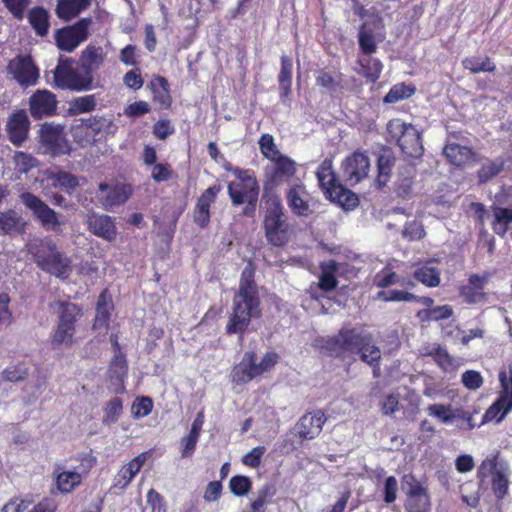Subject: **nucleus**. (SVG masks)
Returning <instances> with one entry per match:
<instances>
[{"mask_svg":"<svg viewBox=\"0 0 512 512\" xmlns=\"http://www.w3.org/2000/svg\"><path fill=\"white\" fill-rule=\"evenodd\" d=\"M395 159L390 154H381L377 160V182L380 186L386 185L388 182L392 168L394 166Z\"/></svg>","mask_w":512,"mask_h":512,"instance_id":"8fccbe9b","label":"nucleus"},{"mask_svg":"<svg viewBox=\"0 0 512 512\" xmlns=\"http://www.w3.org/2000/svg\"><path fill=\"white\" fill-rule=\"evenodd\" d=\"M285 200L290 212L297 217L311 216L318 204L303 181L297 179L285 189Z\"/></svg>","mask_w":512,"mask_h":512,"instance_id":"9b49d317","label":"nucleus"},{"mask_svg":"<svg viewBox=\"0 0 512 512\" xmlns=\"http://www.w3.org/2000/svg\"><path fill=\"white\" fill-rule=\"evenodd\" d=\"M98 189L100 192L98 199L106 210L123 205L133 193V188L130 184L119 183L110 185L103 182L99 184Z\"/></svg>","mask_w":512,"mask_h":512,"instance_id":"a211bd4d","label":"nucleus"},{"mask_svg":"<svg viewBox=\"0 0 512 512\" xmlns=\"http://www.w3.org/2000/svg\"><path fill=\"white\" fill-rule=\"evenodd\" d=\"M225 171L232 173L236 181H231L227 185V193L233 206L238 207L246 204L243 214L253 216L259 198L260 187L252 169H243L233 166L229 161L222 163Z\"/></svg>","mask_w":512,"mask_h":512,"instance_id":"7ed1b4c3","label":"nucleus"},{"mask_svg":"<svg viewBox=\"0 0 512 512\" xmlns=\"http://www.w3.org/2000/svg\"><path fill=\"white\" fill-rule=\"evenodd\" d=\"M512 410V400L498 396V398L488 407L482 417V424L495 421L501 422L505 416Z\"/></svg>","mask_w":512,"mask_h":512,"instance_id":"f704fd0d","label":"nucleus"},{"mask_svg":"<svg viewBox=\"0 0 512 512\" xmlns=\"http://www.w3.org/2000/svg\"><path fill=\"white\" fill-rule=\"evenodd\" d=\"M500 393L499 395L508 400H512V363L508 366V373L506 371L499 372Z\"/></svg>","mask_w":512,"mask_h":512,"instance_id":"774afa93","label":"nucleus"},{"mask_svg":"<svg viewBox=\"0 0 512 512\" xmlns=\"http://www.w3.org/2000/svg\"><path fill=\"white\" fill-rule=\"evenodd\" d=\"M114 309L112 297L107 289H104L98 296L96 303V314L94 318L93 328H104L107 330L110 325L111 313Z\"/></svg>","mask_w":512,"mask_h":512,"instance_id":"cd10ccee","label":"nucleus"},{"mask_svg":"<svg viewBox=\"0 0 512 512\" xmlns=\"http://www.w3.org/2000/svg\"><path fill=\"white\" fill-rule=\"evenodd\" d=\"M323 349L331 356L342 359L359 355L362 362L373 368L374 376L378 375L381 351L368 332L357 327H342L337 334L325 340Z\"/></svg>","mask_w":512,"mask_h":512,"instance_id":"f257e3e1","label":"nucleus"},{"mask_svg":"<svg viewBox=\"0 0 512 512\" xmlns=\"http://www.w3.org/2000/svg\"><path fill=\"white\" fill-rule=\"evenodd\" d=\"M276 487L272 483L264 484L258 491L255 499L250 502V509L255 512H266V505L272 501L276 494Z\"/></svg>","mask_w":512,"mask_h":512,"instance_id":"79ce46f5","label":"nucleus"},{"mask_svg":"<svg viewBox=\"0 0 512 512\" xmlns=\"http://www.w3.org/2000/svg\"><path fill=\"white\" fill-rule=\"evenodd\" d=\"M221 191L220 185H212L198 197L193 209V221L201 229L206 228L211 219L210 207Z\"/></svg>","mask_w":512,"mask_h":512,"instance_id":"aec40b11","label":"nucleus"},{"mask_svg":"<svg viewBox=\"0 0 512 512\" xmlns=\"http://www.w3.org/2000/svg\"><path fill=\"white\" fill-rule=\"evenodd\" d=\"M329 198L347 210L353 209L359 204L358 196L342 184L336 187L335 192Z\"/></svg>","mask_w":512,"mask_h":512,"instance_id":"c03bdc74","label":"nucleus"},{"mask_svg":"<svg viewBox=\"0 0 512 512\" xmlns=\"http://www.w3.org/2000/svg\"><path fill=\"white\" fill-rule=\"evenodd\" d=\"M256 268L250 261L243 269L238 292L234 295L232 312L225 328L227 335H243L251 319L261 316L260 298L255 282Z\"/></svg>","mask_w":512,"mask_h":512,"instance_id":"f03ea898","label":"nucleus"},{"mask_svg":"<svg viewBox=\"0 0 512 512\" xmlns=\"http://www.w3.org/2000/svg\"><path fill=\"white\" fill-rule=\"evenodd\" d=\"M147 452H142L123 465L114 477V487L125 489L132 482L147 460Z\"/></svg>","mask_w":512,"mask_h":512,"instance_id":"a878e982","label":"nucleus"},{"mask_svg":"<svg viewBox=\"0 0 512 512\" xmlns=\"http://www.w3.org/2000/svg\"><path fill=\"white\" fill-rule=\"evenodd\" d=\"M265 213L263 228L265 237L273 246H284L289 240V223L279 195L262 197Z\"/></svg>","mask_w":512,"mask_h":512,"instance_id":"39448f33","label":"nucleus"},{"mask_svg":"<svg viewBox=\"0 0 512 512\" xmlns=\"http://www.w3.org/2000/svg\"><path fill=\"white\" fill-rule=\"evenodd\" d=\"M462 65L465 69L471 71L474 74L479 72H493L496 69L495 64L488 56H485L484 58L475 56L466 57L462 61Z\"/></svg>","mask_w":512,"mask_h":512,"instance_id":"49530a36","label":"nucleus"},{"mask_svg":"<svg viewBox=\"0 0 512 512\" xmlns=\"http://www.w3.org/2000/svg\"><path fill=\"white\" fill-rule=\"evenodd\" d=\"M360 15L363 21L361 32H372L383 28L382 19L374 7L363 8Z\"/></svg>","mask_w":512,"mask_h":512,"instance_id":"3c124183","label":"nucleus"},{"mask_svg":"<svg viewBox=\"0 0 512 512\" xmlns=\"http://www.w3.org/2000/svg\"><path fill=\"white\" fill-rule=\"evenodd\" d=\"M28 251L41 270L58 278L65 279L68 277L71 271V261L63 252L58 250L56 243L50 237L29 244Z\"/></svg>","mask_w":512,"mask_h":512,"instance_id":"20e7f679","label":"nucleus"},{"mask_svg":"<svg viewBox=\"0 0 512 512\" xmlns=\"http://www.w3.org/2000/svg\"><path fill=\"white\" fill-rule=\"evenodd\" d=\"M327 417L322 410L304 414L296 423L295 429L301 440H312L322 431Z\"/></svg>","mask_w":512,"mask_h":512,"instance_id":"412c9836","label":"nucleus"},{"mask_svg":"<svg viewBox=\"0 0 512 512\" xmlns=\"http://www.w3.org/2000/svg\"><path fill=\"white\" fill-rule=\"evenodd\" d=\"M27 223L14 210L0 211V235L22 234Z\"/></svg>","mask_w":512,"mask_h":512,"instance_id":"473e14b6","label":"nucleus"},{"mask_svg":"<svg viewBox=\"0 0 512 512\" xmlns=\"http://www.w3.org/2000/svg\"><path fill=\"white\" fill-rule=\"evenodd\" d=\"M127 372L128 364L125 354L123 352L114 354L109 365L108 373L111 381L115 380L121 383V389L117 390V393H122L124 391L123 382L125 377L127 376Z\"/></svg>","mask_w":512,"mask_h":512,"instance_id":"4c0bfd02","label":"nucleus"},{"mask_svg":"<svg viewBox=\"0 0 512 512\" xmlns=\"http://www.w3.org/2000/svg\"><path fill=\"white\" fill-rule=\"evenodd\" d=\"M153 409V400L147 396H140L135 399L131 407L133 418L140 419L148 416Z\"/></svg>","mask_w":512,"mask_h":512,"instance_id":"680f3d73","label":"nucleus"},{"mask_svg":"<svg viewBox=\"0 0 512 512\" xmlns=\"http://www.w3.org/2000/svg\"><path fill=\"white\" fill-rule=\"evenodd\" d=\"M28 19L36 32H47L48 30V12L43 8H33Z\"/></svg>","mask_w":512,"mask_h":512,"instance_id":"052dcab7","label":"nucleus"},{"mask_svg":"<svg viewBox=\"0 0 512 512\" xmlns=\"http://www.w3.org/2000/svg\"><path fill=\"white\" fill-rule=\"evenodd\" d=\"M340 76L341 75L334 77L329 72L321 69L317 72L316 85L326 89L329 92H336L337 90L343 88Z\"/></svg>","mask_w":512,"mask_h":512,"instance_id":"5fc2aeb1","label":"nucleus"},{"mask_svg":"<svg viewBox=\"0 0 512 512\" xmlns=\"http://www.w3.org/2000/svg\"><path fill=\"white\" fill-rule=\"evenodd\" d=\"M319 268L320 274L319 281L317 283L318 288L324 292H331L335 290L339 283L336 277V273L339 270V263L334 259H330L320 262Z\"/></svg>","mask_w":512,"mask_h":512,"instance_id":"c756f323","label":"nucleus"},{"mask_svg":"<svg viewBox=\"0 0 512 512\" xmlns=\"http://www.w3.org/2000/svg\"><path fill=\"white\" fill-rule=\"evenodd\" d=\"M151 169V178L156 183L166 182L173 176L172 166L168 163H155Z\"/></svg>","mask_w":512,"mask_h":512,"instance_id":"338daca9","label":"nucleus"},{"mask_svg":"<svg viewBox=\"0 0 512 512\" xmlns=\"http://www.w3.org/2000/svg\"><path fill=\"white\" fill-rule=\"evenodd\" d=\"M86 223L88 230L92 234L109 242L116 239L117 228L113 217L106 214L93 213L88 216Z\"/></svg>","mask_w":512,"mask_h":512,"instance_id":"b1692460","label":"nucleus"},{"mask_svg":"<svg viewBox=\"0 0 512 512\" xmlns=\"http://www.w3.org/2000/svg\"><path fill=\"white\" fill-rule=\"evenodd\" d=\"M427 355L431 356L435 363L445 372L453 371L456 368L454 358L448 353L447 349L436 345Z\"/></svg>","mask_w":512,"mask_h":512,"instance_id":"a18cd8bd","label":"nucleus"},{"mask_svg":"<svg viewBox=\"0 0 512 512\" xmlns=\"http://www.w3.org/2000/svg\"><path fill=\"white\" fill-rule=\"evenodd\" d=\"M97 99L95 94L79 96L69 103L68 114L76 116L83 113H90L96 109Z\"/></svg>","mask_w":512,"mask_h":512,"instance_id":"a19ab883","label":"nucleus"},{"mask_svg":"<svg viewBox=\"0 0 512 512\" xmlns=\"http://www.w3.org/2000/svg\"><path fill=\"white\" fill-rule=\"evenodd\" d=\"M415 93V87L412 85H406L405 83H399L393 85L389 92L384 96V103H396L403 99L411 97Z\"/></svg>","mask_w":512,"mask_h":512,"instance_id":"de8ad7c7","label":"nucleus"},{"mask_svg":"<svg viewBox=\"0 0 512 512\" xmlns=\"http://www.w3.org/2000/svg\"><path fill=\"white\" fill-rule=\"evenodd\" d=\"M377 299L384 302H412L413 293L405 290H381L377 293Z\"/></svg>","mask_w":512,"mask_h":512,"instance_id":"4d7b16f0","label":"nucleus"},{"mask_svg":"<svg viewBox=\"0 0 512 512\" xmlns=\"http://www.w3.org/2000/svg\"><path fill=\"white\" fill-rule=\"evenodd\" d=\"M252 488V481L249 477L235 475L229 481L230 491L238 497L245 496Z\"/></svg>","mask_w":512,"mask_h":512,"instance_id":"13d9d810","label":"nucleus"},{"mask_svg":"<svg viewBox=\"0 0 512 512\" xmlns=\"http://www.w3.org/2000/svg\"><path fill=\"white\" fill-rule=\"evenodd\" d=\"M428 415L437 418L443 424L452 423L451 404H431L426 408Z\"/></svg>","mask_w":512,"mask_h":512,"instance_id":"0e129e2a","label":"nucleus"},{"mask_svg":"<svg viewBox=\"0 0 512 512\" xmlns=\"http://www.w3.org/2000/svg\"><path fill=\"white\" fill-rule=\"evenodd\" d=\"M56 95L46 89L36 90L29 98V112L33 119L40 120L57 113Z\"/></svg>","mask_w":512,"mask_h":512,"instance_id":"f3484780","label":"nucleus"},{"mask_svg":"<svg viewBox=\"0 0 512 512\" xmlns=\"http://www.w3.org/2000/svg\"><path fill=\"white\" fill-rule=\"evenodd\" d=\"M405 512H431V497L428 489L414 477L405 490Z\"/></svg>","mask_w":512,"mask_h":512,"instance_id":"dca6fc26","label":"nucleus"},{"mask_svg":"<svg viewBox=\"0 0 512 512\" xmlns=\"http://www.w3.org/2000/svg\"><path fill=\"white\" fill-rule=\"evenodd\" d=\"M29 368L24 363H18L6 367L2 374V380L7 382H20L27 378Z\"/></svg>","mask_w":512,"mask_h":512,"instance_id":"6e6d98bb","label":"nucleus"},{"mask_svg":"<svg viewBox=\"0 0 512 512\" xmlns=\"http://www.w3.org/2000/svg\"><path fill=\"white\" fill-rule=\"evenodd\" d=\"M390 141H394L407 157L418 158L423 154V145L418 130L400 119H392L387 124Z\"/></svg>","mask_w":512,"mask_h":512,"instance_id":"9d476101","label":"nucleus"},{"mask_svg":"<svg viewBox=\"0 0 512 512\" xmlns=\"http://www.w3.org/2000/svg\"><path fill=\"white\" fill-rule=\"evenodd\" d=\"M415 176L416 167L413 164L407 163L399 168L396 181V192L398 196L402 198L410 196Z\"/></svg>","mask_w":512,"mask_h":512,"instance_id":"72a5a7b5","label":"nucleus"},{"mask_svg":"<svg viewBox=\"0 0 512 512\" xmlns=\"http://www.w3.org/2000/svg\"><path fill=\"white\" fill-rule=\"evenodd\" d=\"M73 59L60 56L53 70L54 85L63 90L76 92L90 91L101 87V83L95 77H87L83 70L78 71L73 66Z\"/></svg>","mask_w":512,"mask_h":512,"instance_id":"423d86ee","label":"nucleus"},{"mask_svg":"<svg viewBox=\"0 0 512 512\" xmlns=\"http://www.w3.org/2000/svg\"><path fill=\"white\" fill-rule=\"evenodd\" d=\"M375 285L379 288H387L394 284L400 283V277L392 271L388 266H385L381 271L375 275Z\"/></svg>","mask_w":512,"mask_h":512,"instance_id":"69168bd1","label":"nucleus"},{"mask_svg":"<svg viewBox=\"0 0 512 512\" xmlns=\"http://www.w3.org/2000/svg\"><path fill=\"white\" fill-rule=\"evenodd\" d=\"M90 3V0H58L56 13L60 18L70 20L88 8Z\"/></svg>","mask_w":512,"mask_h":512,"instance_id":"e433bc0d","label":"nucleus"},{"mask_svg":"<svg viewBox=\"0 0 512 512\" xmlns=\"http://www.w3.org/2000/svg\"><path fill=\"white\" fill-rule=\"evenodd\" d=\"M89 34H55L57 47L65 52H72Z\"/></svg>","mask_w":512,"mask_h":512,"instance_id":"09e8293b","label":"nucleus"},{"mask_svg":"<svg viewBox=\"0 0 512 512\" xmlns=\"http://www.w3.org/2000/svg\"><path fill=\"white\" fill-rule=\"evenodd\" d=\"M264 170L262 197L277 194V188L284 183L291 184V180L297 173V163L287 155L279 156L270 161Z\"/></svg>","mask_w":512,"mask_h":512,"instance_id":"1a4fd4ad","label":"nucleus"},{"mask_svg":"<svg viewBox=\"0 0 512 512\" xmlns=\"http://www.w3.org/2000/svg\"><path fill=\"white\" fill-rule=\"evenodd\" d=\"M58 323L51 337L54 348L61 345L71 346L74 342L76 324L83 316L81 306L70 301H57Z\"/></svg>","mask_w":512,"mask_h":512,"instance_id":"0eeeda50","label":"nucleus"},{"mask_svg":"<svg viewBox=\"0 0 512 512\" xmlns=\"http://www.w3.org/2000/svg\"><path fill=\"white\" fill-rule=\"evenodd\" d=\"M152 92V99L161 109H169L172 104L170 86L165 77L154 76L148 84Z\"/></svg>","mask_w":512,"mask_h":512,"instance_id":"7c9ffc66","label":"nucleus"},{"mask_svg":"<svg viewBox=\"0 0 512 512\" xmlns=\"http://www.w3.org/2000/svg\"><path fill=\"white\" fill-rule=\"evenodd\" d=\"M370 161L364 152L355 151L347 156L342 163L343 175L350 184L359 183L367 177Z\"/></svg>","mask_w":512,"mask_h":512,"instance_id":"6ab92c4d","label":"nucleus"},{"mask_svg":"<svg viewBox=\"0 0 512 512\" xmlns=\"http://www.w3.org/2000/svg\"><path fill=\"white\" fill-rule=\"evenodd\" d=\"M39 137L42 145L53 156L64 155L70 152L65 129L61 124L44 123L40 128Z\"/></svg>","mask_w":512,"mask_h":512,"instance_id":"4468645a","label":"nucleus"},{"mask_svg":"<svg viewBox=\"0 0 512 512\" xmlns=\"http://www.w3.org/2000/svg\"><path fill=\"white\" fill-rule=\"evenodd\" d=\"M29 130L30 121L25 110H17L9 116L6 131L14 146L19 147L27 140Z\"/></svg>","mask_w":512,"mask_h":512,"instance_id":"4be33fe9","label":"nucleus"},{"mask_svg":"<svg viewBox=\"0 0 512 512\" xmlns=\"http://www.w3.org/2000/svg\"><path fill=\"white\" fill-rule=\"evenodd\" d=\"M413 278L429 288L439 286L441 282L440 270L428 265H420L413 272Z\"/></svg>","mask_w":512,"mask_h":512,"instance_id":"58836bf2","label":"nucleus"},{"mask_svg":"<svg viewBox=\"0 0 512 512\" xmlns=\"http://www.w3.org/2000/svg\"><path fill=\"white\" fill-rule=\"evenodd\" d=\"M7 71L22 87L34 86L39 79V69L31 56L18 55L9 61Z\"/></svg>","mask_w":512,"mask_h":512,"instance_id":"2eb2a0df","label":"nucleus"},{"mask_svg":"<svg viewBox=\"0 0 512 512\" xmlns=\"http://www.w3.org/2000/svg\"><path fill=\"white\" fill-rule=\"evenodd\" d=\"M494 220L491 223L494 232L500 236H504L508 230L509 224L512 223V208H503L500 206H492Z\"/></svg>","mask_w":512,"mask_h":512,"instance_id":"ea45409f","label":"nucleus"},{"mask_svg":"<svg viewBox=\"0 0 512 512\" xmlns=\"http://www.w3.org/2000/svg\"><path fill=\"white\" fill-rule=\"evenodd\" d=\"M488 278L479 274H471L467 284L460 286L459 295L467 304H478L485 302L487 294L484 292Z\"/></svg>","mask_w":512,"mask_h":512,"instance_id":"5701e85b","label":"nucleus"},{"mask_svg":"<svg viewBox=\"0 0 512 512\" xmlns=\"http://www.w3.org/2000/svg\"><path fill=\"white\" fill-rule=\"evenodd\" d=\"M259 149L262 153L263 157L268 159L269 161L282 156L283 154L278 149L274 137L271 134L264 133L261 135L259 141Z\"/></svg>","mask_w":512,"mask_h":512,"instance_id":"603ef678","label":"nucleus"},{"mask_svg":"<svg viewBox=\"0 0 512 512\" xmlns=\"http://www.w3.org/2000/svg\"><path fill=\"white\" fill-rule=\"evenodd\" d=\"M358 63L362 67L363 76L371 81H376L382 72L383 65L380 60L376 58L367 57L359 59Z\"/></svg>","mask_w":512,"mask_h":512,"instance_id":"864d4df0","label":"nucleus"},{"mask_svg":"<svg viewBox=\"0 0 512 512\" xmlns=\"http://www.w3.org/2000/svg\"><path fill=\"white\" fill-rule=\"evenodd\" d=\"M504 166L505 161L501 157L483 163L477 171L479 183H486L496 177L503 171Z\"/></svg>","mask_w":512,"mask_h":512,"instance_id":"37998d69","label":"nucleus"},{"mask_svg":"<svg viewBox=\"0 0 512 512\" xmlns=\"http://www.w3.org/2000/svg\"><path fill=\"white\" fill-rule=\"evenodd\" d=\"M293 62L287 55L281 56V67L278 75L279 91L282 99L288 98L292 87Z\"/></svg>","mask_w":512,"mask_h":512,"instance_id":"c9c22d12","label":"nucleus"},{"mask_svg":"<svg viewBox=\"0 0 512 512\" xmlns=\"http://www.w3.org/2000/svg\"><path fill=\"white\" fill-rule=\"evenodd\" d=\"M104 422L115 423L123 411V402L120 398L114 397L109 400L103 407Z\"/></svg>","mask_w":512,"mask_h":512,"instance_id":"bf43d9fd","label":"nucleus"},{"mask_svg":"<svg viewBox=\"0 0 512 512\" xmlns=\"http://www.w3.org/2000/svg\"><path fill=\"white\" fill-rule=\"evenodd\" d=\"M106 60V53L101 46L89 44L81 53L80 68L87 77H94Z\"/></svg>","mask_w":512,"mask_h":512,"instance_id":"393cba45","label":"nucleus"},{"mask_svg":"<svg viewBox=\"0 0 512 512\" xmlns=\"http://www.w3.org/2000/svg\"><path fill=\"white\" fill-rule=\"evenodd\" d=\"M316 177L320 188L328 197L335 192L336 187L341 185L333 171V162L329 158H325L320 163L316 170Z\"/></svg>","mask_w":512,"mask_h":512,"instance_id":"c85d7f7f","label":"nucleus"},{"mask_svg":"<svg viewBox=\"0 0 512 512\" xmlns=\"http://www.w3.org/2000/svg\"><path fill=\"white\" fill-rule=\"evenodd\" d=\"M443 154L449 163L457 167L465 166L475 157V153L470 147L457 143L446 144L443 148Z\"/></svg>","mask_w":512,"mask_h":512,"instance_id":"2f4dec72","label":"nucleus"},{"mask_svg":"<svg viewBox=\"0 0 512 512\" xmlns=\"http://www.w3.org/2000/svg\"><path fill=\"white\" fill-rule=\"evenodd\" d=\"M51 179L62 189L70 192L79 186V178L70 172L58 171L52 174Z\"/></svg>","mask_w":512,"mask_h":512,"instance_id":"e2e57ef3","label":"nucleus"},{"mask_svg":"<svg viewBox=\"0 0 512 512\" xmlns=\"http://www.w3.org/2000/svg\"><path fill=\"white\" fill-rule=\"evenodd\" d=\"M54 485L61 494H69L82 484L83 477L81 473L71 470H63L60 465H56L53 470Z\"/></svg>","mask_w":512,"mask_h":512,"instance_id":"bb28decb","label":"nucleus"},{"mask_svg":"<svg viewBox=\"0 0 512 512\" xmlns=\"http://www.w3.org/2000/svg\"><path fill=\"white\" fill-rule=\"evenodd\" d=\"M279 355L274 351L264 354L260 362L254 351L244 353L242 360L236 364L231 372V380L236 384L248 383L254 378L272 370L279 362Z\"/></svg>","mask_w":512,"mask_h":512,"instance_id":"6e6552de","label":"nucleus"},{"mask_svg":"<svg viewBox=\"0 0 512 512\" xmlns=\"http://www.w3.org/2000/svg\"><path fill=\"white\" fill-rule=\"evenodd\" d=\"M499 451L488 455L478 468V478L484 481L491 476V489L497 498L502 500L508 494L509 480L508 475L503 469H499Z\"/></svg>","mask_w":512,"mask_h":512,"instance_id":"f8f14e48","label":"nucleus"},{"mask_svg":"<svg viewBox=\"0 0 512 512\" xmlns=\"http://www.w3.org/2000/svg\"><path fill=\"white\" fill-rule=\"evenodd\" d=\"M19 198L44 229L54 232L60 230L61 222L58 218V213L50 208L40 197L32 192L25 191L19 195Z\"/></svg>","mask_w":512,"mask_h":512,"instance_id":"ddd939ff","label":"nucleus"}]
</instances>
